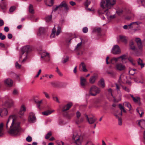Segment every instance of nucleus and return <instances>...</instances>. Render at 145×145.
Returning a JSON list of instances; mask_svg holds the SVG:
<instances>
[{
    "label": "nucleus",
    "mask_w": 145,
    "mask_h": 145,
    "mask_svg": "<svg viewBox=\"0 0 145 145\" xmlns=\"http://www.w3.org/2000/svg\"><path fill=\"white\" fill-rule=\"evenodd\" d=\"M52 135L51 132H48L46 135L45 136V138L46 139H48Z\"/></svg>",
    "instance_id": "50"
},
{
    "label": "nucleus",
    "mask_w": 145,
    "mask_h": 145,
    "mask_svg": "<svg viewBox=\"0 0 145 145\" xmlns=\"http://www.w3.org/2000/svg\"><path fill=\"white\" fill-rule=\"evenodd\" d=\"M97 78V75H94L91 76L89 80L90 83L92 84L94 83Z\"/></svg>",
    "instance_id": "24"
},
{
    "label": "nucleus",
    "mask_w": 145,
    "mask_h": 145,
    "mask_svg": "<svg viewBox=\"0 0 145 145\" xmlns=\"http://www.w3.org/2000/svg\"><path fill=\"white\" fill-rule=\"evenodd\" d=\"M116 1V0H101L100 4V7L103 9L105 10L103 11L101 9L99 10L98 14L101 15L108 11V10L111 8L115 4Z\"/></svg>",
    "instance_id": "2"
},
{
    "label": "nucleus",
    "mask_w": 145,
    "mask_h": 145,
    "mask_svg": "<svg viewBox=\"0 0 145 145\" xmlns=\"http://www.w3.org/2000/svg\"><path fill=\"white\" fill-rule=\"evenodd\" d=\"M115 69L119 71H122L125 69V66L121 63H118L115 65Z\"/></svg>",
    "instance_id": "9"
},
{
    "label": "nucleus",
    "mask_w": 145,
    "mask_h": 145,
    "mask_svg": "<svg viewBox=\"0 0 145 145\" xmlns=\"http://www.w3.org/2000/svg\"><path fill=\"white\" fill-rule=\"evenodd\" d=\"M80 67H82V69L83 71L84 72H87L88 70L86 69V65L85 64L83 63H81V64L80 65Z\"/></svg>",
    "instance_id": "32"
},
{
    "label": "nucleus",
    "mask_w": 145,
    "mask_h": 145,
    "mask_svg": "<svg viewBox=\"0 0 145 145\" xmlns=\"http://www.w3.org/2000/svg\"><path fill=\"white\" fill-rule=\"evenodd\" d=\"M26 140L27 141L30 142L32 140V138L31 136H28L26 138Z\"/></svg>",
    "instance_id": "49"
},
{
    "label": "nucleus",
    "mask_w": 145,
    "mask_h": 145,
    "mask_svg": "<svg viewBox=\"0 0 145 145\" xmlns=\"http://www.w3.org/2000/svg\"><path fill=\"white\" fill-rule=\"evenodd\" d=\"M119 59V57H113L111 59L110 62L112 64H114V63L117 62Z\"/></svg>",
    "instance_id": "30"
},
{
    "label": "nucleus",
    "mask_w": 145,
    "mask_h": 145,
    "mask_svg": "<svg viewBox=\"0 0 145 145\" xmlns=\"http://www.w3.org/2000/svg\"><path fill=\"white\" fill-rule=\"evenodd\" d=\"M8 113V111L7 109L3 108L0 109V116L1 117L6 116Z\"/></svg>",
    "instance_id": "14"
},
{
    "label": "nucleus",
    "mask_w": 145,
    "mask_h": 145,
    "mask_svg": "<svg viewBox=\"0 0 145 145\" xmlns=\"http://www.w3.org/2000/svg\"><path fill=\"white\" fill-rule=\"evenodd\" d=\"M29 121L30 122L34 123L36 121V118L35 114L32 112H31L29 115Z\"/></svg>",
    "instance_id": "12"
},
{
    "label": "nucleus",
    "mask_w": 145,
    "mask_h": 145,
    "mask_svg": "<svg viewBox=\"0 0 145 145\" xmlns=\"http://www.w3.org/2000/svg\"><path fill=\"white\" fill-rule=\"evenodd\" d=\"M54 0H50L45 1V4L47 5L49 7L52 6L54 3Z\"/></svg>",
    "instance_id": "25"
},
{
    "label": "nucleus",
    "mask_w": 145,
    "mask_h": 145,
    "mask_svg": "<svg viewBox=\"0 0 145 145\" xmlns=\"http://www.w3.org/2000/svg\"><path fill=\"white\" fill-rule=\"evenodd\" d=\"M72 103H69L63 107L62 110L64 112L68 110L72 106Z\"/></svg>",
    "instance_id": "17"
},
{
    "label": "nucleus",
    "mask_w": 145,
    "mask_h": 145,
    "mask_svg": "<svg viewBox=\"0 0 145 145\" xmlns=\"http://www.w3.org/2000/svg\"><path fill=\"white\" fill-rule=\"evenodd\" d=\"M5 82L9 86L11 87L12 85L13 82L11 79L8 78L5 80Z\"/></svg>",
    "instance_id": "21"
},
{
    "label": "nucleus",
    "mask_w": 145,
    "mask_h": 145,
    "mask_svg": "<svg viewBox=\"0 0 145 145\" xmlns=\"http://www.w3.org/2000/svg\"><path fill=\"white\" fill-rule=\"evenodd\" d=\"M74 143L76 145H81L83 140V136L74 133L72 137Z\"/></svg>",
    "instance_id": "5"
},
{
    "label": "nucleus",
    "mask_w": 145,
    "mask_h": 145,
    "mask_svg": "<svg viewBox=\"0 0 145 145\" xmlns=\"http://www.w3.org/2000/svg\"><path fill=\"white\" fill-rule=\"evenodd\" d=\"M19 92L18 90L16 89H14L12 92V94L14 95H18V94Z\"/></svg>",
    "instance_id": "47"
},
{
    "label": "nucleus",
    "mask_w": 145,
    "mask_h": 145,
    "mask_svg": "<svg viewBox=\"0 0 145 145\" xmlns=\"http://www.w3.org/2000/svg\"><path fill=\"white\" fill-rule=\"evenodd\" d=\"M116 12L118 14L120 15L122 13L123 10L122 9H119L116 11Z\"/></svg>",
    "instance_id": "54"
},
{
    "label": "nucleus",
    "mask_w": 145,
    "mask_h": 145,
    "mask_svg": "<svg viewBox=\"0 0 145 145\" xmlns=\"http://www.w3.org/2000/svg\"><path fill=\"white\" fill-rule=\"evenodd\" d=\"M7 37L8 39H10L12 38V36L11 34L9 33L8 34Z\"/></svg>",
    "instance_id": "63"
},
{
    "label": "nucleus",
    "mask_w": 145,
    "mask_h": 145,
    "mask_svg": "<svg viewBox=\"0 0 145 145\" xmlns=\"http://www.w3.org/2000/svg\"><path fill=\"white\" fill-rule=\"evenodd\" d=\"M87 119L90 124H92L96 120V119L94 117H90L88 118V117L86 116Z\"/></svg>",
    "instance_id": "22"
},
{
    "label": "nucleus",
    "mask_w": 145,
    "mask_h": 145,
    "mask_svg": "<svg viewBox=\"0 0 145 145\" xmlns=\"http://www.w3.org/2000/svg\"><path fill=\"white\" fill-rule=\"evenodd\" d=\"M112 52L114 54H120L121 52V51L119 46L118 45H114L112 49Z\"/></svg>",
    "instance_id": "11"
},
{
    "label": "nucleus",
    "mask_w": 145,
    "mask_h": 145,
    "mask_svg": "<svg viewBox=\"0 0 145 145\" xmlns=\"http://www.w3.org/2000/svg\"><path fill=\"white\" fill-rule=\"evenodd\" d=\"M26 110V107L24 105H22L19 112V114L21 116H22L24 115V113L25 112Z\"/></svg>",
    "instance_id": "16"
},
{
    "label": "nucleus",
    "mask_w": 145,
    "mask_h": 145,
    "mask_svg": "<svg viewBox=\"0 0 145 145\" xmlns=\"http://www.w3.org/2000/svg\"><path fill=\"white\" fill-rule=\"evenodd\" d=\"M81 114L78 111H77L76 112V117L78 118L80 116Z\"/></svg>",
    "instance_id": "59"
},
{
    "label": "nucleus",
    "mask_w": 145,
    "mask_h": 145,
    "mask_svg": "<svg viewBox=\"0 0 145 145\" xmlns=\"http://www.w3.org/2000/svg\"><path fill=\"white\" fill-rule=\"evenodd\" d=\"M122 87L127 92H129V88H127L126 87H124L123 86H122Z\"/></svg>",
    "instance_id": "61"
},
{
    "label": "nucleus",
    "mask_w": 145,
    "mask_h": 145,
    "mask_svg": "<svg viewBox=\"0 0 145 145\" xmlns=\"http://www.w3.org/2000/svg\"><path fill=\"white\" fill-rule=\"evenodd\" d=\"M120 40L122 42L126 43L127 42V39L125 36L120 35L119 36Z\"/></svg>",
    "instance_id": "23"
},
{
    "label": "nucleus",
    "mask_w": 145,
    "mask_h": 145,
    "mask_svg": "<svg viewBox=\"0 0 145 145\" xmlns=\"http://www.w3.org/2000/svg\"><path fill=\"white\" fill-rule=\"evenodd\" d=\"M82 31L84 33H86L88 31V29L86 27H84V28H83L82 29Z\"/></svg>",
    "instance_id": "55"
},
{
    "label": "nucleus",
    "mask_w": 145,
    "mask_h": 145,
    "mask_svg": "<svg viewBox=\"0 0 145 145\" xmlns=\"http://www.w3.org/2000/svg\"><path fill=\"white\" fill-rule=\"evenodd\" d=\"M4 24L3 21L1 19L0 20V27L2 26Z\"/></svg>",
    "instance_id": "62"
},
{
    "label": "nucleus",
    "mask_w": 145,
    "mask_h": 145,
    "mask_svg": "<svg viewBox=\"0 0 145 145\" xmlns=\"http://www.w3.org/2000/svg\"><path fill=\"white\" fill-rule=\"evenodd\" d=\"M69 57L67 56L65 58H63L62 59V62L63 63H64L68 61Z\"/></svg>",
    "instance_id": "42"
},
{
    "label": "nucleus",
    "mask_w": 145,
    "mask_h": 145,
    "mask_svg": "<svg viewBox=\"0 0 145 145\" xmlns=\"http://www.w3.org/2000/svg\"><path fill=\"white\" fill-rule=\"evenodd\" d=\"M63 7L64 8V10L66 11H68L69 9V8L68 7L66 2L65 1H63L59 5H57L56 7H53L52 8V11L55 12L57 10H60L62 7Z\"/></svg>",
    "instance_id": "3"
},
{
    "label": "nucleus",
    "mask_w": 145,
    "mask_h": 145,
    "mask_svg": "<svg viewBox=\"0 0 145 145\" xmlns=\"http://www.w3.org/2000/svg\"><path fill=\"white\" fill-rule=\"evenodd\" d=\"M128 60L131 63V64L133 66H134L135 65V63L134 60L131 57H129L128 58Z\"/></svg>",
    "instance_id": "37"
},
{
    "label": "nucleus",
    "mask_w": 145,
    "mask_h": 145,
    "mask_svg": "<svg viewBox=\"0 0 145 145\" xmlns=\"http://www.w3.org/2000/svg\"><path fill=\"white\" fill-rule=\"evenodd\" d=\"M29 46H26L22 47V54L20 56V61L21 58H23L22 63L24 62L27 58V53L29 51Z\"/></svg>",
    "instance_id": "4"
},
{
    "label": "nucleus",
    "mask_w": 145,
    "mask_h": 145,
    "mask_svg": "<svg viewBox=\"0 0 145 145\" xmlns=\"http://www.w3.org/2000/svg\"><path fill=\"white\" fill-rule=\"evenodd\" d=\"M127 78V77L124 76L123 74H121L120 77L119 82L120 83L122 82L124 83L126 82V79Z\"/></svg>",
    "instance_id": "20"
},
{
    "label": "nucleus",
    "mask_w": 145,
    "mask_h": 145,
    "mask_svg": "<svg viewBox=\"0 0 145 145\" xmlns=\"http://www.w3.org/2000/svg\"><path fill=\"white\" fill-rule=\"evenodd\" d=\"M29 12L31 13L34 14V10L33 8V5L30 4L29 7Z\"/></svg>",
    "instance_id": "33"
},
{
    "label": "nucleus",
    "mask_w": 145,
    "mask_h": 145,
    "mask_svg": "<svg viewBox=\"0 0 145 145\" xmlns=\"http://www.w3.org/2000/svg\"><path fill=\"white\" fill-rule=\"evenodd\" d=\"M135 23H130L129 24L128 26V28L130 29H132L133 28V27L132 25L133 24H134Z\"/></svg>",
    "instance_id": "58"
},
{
    "label": "nucleus",
    "mask_w": 145,
    "mask_h": 145,
    "mask_svg": "<svg viewBox=\"0 0 145 145\" xmlns=\"http://www.w3.org/2000/svg\"><path fill=\"white\" fill-rule=\"evenodd\" d=\"M16 67L17 68H20L21 67V65L19 64L18 62H16L15 64Z\"/></svg>",
    "instance_id": "60"
},
{
    "label": "nucleus",
    "mask_w": 145,
    "mask_h": 145,
    "mask_svg": "<svg viewBox=\"0 0 145 145\" xmlns=\"http://www.w3.org/2000/svg\"><path fill=\"white\" fill-rule=\"evenodd\" d=\"M54 111V110H47L43 112H42V114L43 115L45 116H48Z\"/></svg>",
    "instance_id": "28"
},
{
    "label": "nucleus",
    "mask_w": 145,
    "mask_h": 145,
    "mask_svg": "<svg viewBox=\"0 0 145 145\" xmlns=\"http://www.w3.org/2000/svg\"><path fill=\"white\" fill-rule=\"evenodd\" d=\"M43 93L44 94L46 97L47 99H50V97L48 94L45 91H43Z\"/></svg>",
    "instance_id": "45"
},
{
    "label": "nucleus",
    "mask_w": 145,
    "mask_h": 145,
    "mask_svg": "<svg viewBox=\"0 0 145 145\" xmlns=\"http://www.w3.org/2000/svg\"><path fill=\"white\" fill-rule=\"evenodd\" d=\"M136 70V69H131L129 71V74L131 75H133L135 73V71Z\"/></svg>",
    "instance_id": "40"
},
{
    "label": "nucleus",
    "mask_w": 145,
    "mask_h": 145,
    "mask_svg": "<svg viewBox=\"0 0 145 145\" xmlns=\"http://www.w3.org/2000/svg\"><path fill=\"white\" fill-rule=\"evenodd\" d=\"M142 78L141 77H136L133 78L134 81L137 83H141L140 80V78Z\"/></svg>",
    "instance_id": "34"
},
{
    "label": "nucleus",
    "mask_w": 145,
    "mask_h": 145,
    "mask_svg": "<svg viewBox=\"0 0 145 145\" xmlns=\"http://www.w3.org/2000/svg\"><path fill=\"white\" fill-rule=\"evenodd\" d=\"M118 124L120 125H121L122 124V120L121 118H118Z\"/></svg>",
    "instance_id": "56"
},
{
    "label": "nucleus",
    "mask_w": 145,
    "mask_h": 145,
    "mask_svg": "<svg viewBox=\"0 0 145 145\" xmlns=\"http://www.w3.org/2000/svg\"><path fill=\"white\" fill-rule=\"evenodd\" d=\"M108 91L109 92V94L113 98H114V97L112 95V89L109 88L108 89Z\"/></svg>",
    "instance_id": "51"
},
{
    "label": "nucleus",
    "mask_w": 145,
    "mask_h": 145,
    "mask_svg": "<svg viewBox=\"0 0 145 145\" xmlns=\"http://www.w3.org/2000/svg\"><path fill=\"white\" fill-rule=\"evenodd\" d=\"M45 30L44 28L42 27H40L39 29V31L38 32L37 34L38 36H40L43 34Z\"/></svg>",
    "instance_id": "27"
},
{
    "label": "nucleus",
    "mask_w": 145,
    "mask_h": 145,
    "mask_svg": "<svg viewBox=\"0 0 145 145\" xmlns=\"http://www.w3.org/2000/svg\"><path fill=\"white\" fill-rule=\"evenodd\" d=\"M3 105L7 108H10L14 106V103L12 101L8 100L3 103Z\"/></svg>",
    "instance_id": "10"
},
{
    "label": "nucleus",
    "mask_w": 145,
    "mask_h": 145,
    "mask_svg": "<svg viewBox=\"0 0 145 145\" xmlns=\"http://www.w3.org/2000/svg\"><path fill=\"white\" fill-rule=\"evenodd\" d=\"M9 124H10V125L8 131V133L11 135L19 136L22 131L21 123L18 120L16 115H12L9 116L6 123L7 129L8 128Z\"/></svg>",
    "instance_id": "1"
},
{
    "label": "nucleus",
    "mask_w": 145,
    "mask_h": 145,
    "mask_svg": "<svg viewBox=\"0 0 145 145\" xmlns=\"http://www.w3.org/2000/svg\"><path fill=\"white\" fill-rule=\"evenodd\" d=\"M137 63L138 65L140 66L141 68H143L145 65V63H143L142 60L140 58L137 60Z\"/></svg>",
    "instance_id": "26"
},
{
    "label": "nucleus",
    "mask_w": 145,
    "mask_h": 145,
    "mask_svg": "<svg viewBox=\"0 0 145 145\" xmlns=\"http://www.w3.org/2000/svg\"><path fill=\"white\" fill-rule=\"evenodd\" d=\"M90 3L91 0H87L85 4L86 7H88L89 5L90 4Z\"/></svg>",
    "instance_id": "52"
},
{
    "label": "nucleus",
    "mask_w": 145,
    "mask_h": 145,
    "mask_svg": "<svg viewBox=\"0 0 145 145\" xmlns=\"http://www.w3.org/2000/svg\"><path fill=\"white\" fill-rule=\"evenodd\" d=\"M52 18L51 15L49 16L46 17L45 18V20L46 22H48L50 21Z\"/></svg>",
    "instance_id": "46"
},
{
    "label": "nucleus",
    "mask_w": 145,
    "mask_h": 145,
    "mask_svg": "<svg viewBox=\"0 0 145 145\" xmlns=\"http://www.w3.org/2000/svg\"><path fill=\"white\" fill-rule=\"evenodd\" d=\"M107 16V18L108 20H110L112 19H114L116 17V16L115 14H114L113 15H112L111 14L110 12L108 11L104 13V14Z\"/></svg>",
    "instance_id": "15"
},
{
    "label": "nucleus",
    "mask_w": 145,
    "mask_h": 145,
    "mask_svg": "<svg viewBox=\"0 0 145 145\" xmlns=\"http://www.w3.org/2000/svg\"><path fill=\"white\" fill-rule=\"evenodd\" d=\"M6 38L5 35H3L2 33H0V39L1 40H3Z\"/></svg>",
    "instance_id": "48"
},
{
    "label": "nucleus",
    "mask_w": 145,
    "mask_h": 145,
    "mask_svg": "<svg viewBox=\"0 0 145 145\" xmlns=\"http://www.w3.org/2000/svg\"><path fill=\"white\" fill-rule=\"evenodd\" d=\"M53 99L54 101H56V102L58 103H60V102L57 97H56L53 96Z\"/></svg>",
    "instance_id": "53"
},
{
    "label": "nucleus",
    "mask_w": 145,
    "mask_h": 145,
    "mask_svg": "<svg viewBox=\"0 0 145 145\" xmlns=\"http://www.w3.org/2000/svg\"><path fill=\"white\" fill-rule=\"evenodd\" d=\"M138 124L141 128L145 129V120H138Z\"/></svg>",
    "instance_id": "18"
},
{
    "label": "nucleus",
    "mask_w": 145,
    "mask_h": 145,
    "mask_svg": "<svg viewBox=\"0 0 145 145\" xmlns=\"http://www.w3.org/2000/svg\"><path fill=\"white\" fill-rule=\"evenodd\" d=\"M3 123H1L0 124V135L1 136L2 135V131L3 129Z\"/></svg>",
    "instance_id": "43"
},
{
    "label": "nucleus",
    "mask_w": 145,
    "mask_h": 145,
    "mask_svg": "<svg viewBox=\"0 0 145 145\" xmlns=\"http://www.w3.org/2000/svg\"><path fill=\"white\" fill-rule=\"evenodd\" d=\"M132 23H135L134 24L132 25L133 28H135L140 24V23L138 22H133Z\"/></svg>",
    "instance_id": "41"
},
{
    "label": "nucleus",
    "mask_w": 145,
    "mask_h": 145,
    "mask_svg": "<svg viewBox=\"0 0 145 145\" xmlns=\"http://www.w3.org/2000/svg\"><path fill=\"white\" fill-rule=\"evenodd\" d=\"M137 111L140 115V117H142V114H144L142 109L141 108H138L137 109Z\"/></svg>",
    "instance_id": "31"
},
{
    "label": "nucleus",
    "mask_w": 145,
    "mask_h": 145,
    "mask_svg": "<svg viewBox=\"0 0 145 145\" xmlns=\"http://www.w3.org/2000/svg\"><path fill=\"white\" fill-rule=\"evenodd\" d=\"M133 101L135 102H138L140 100V98L138 97H135L133 99Z\"/></svg>",
    "instance_id": "44"
},
{
    "label": "nucleus",
    "mask_w": 145,
    "mask_h": 145,
    "mask_svg": "<svg viewBox=\"0 0 145 145\" xmlns=\"http://www.w3.org/2000/svg\"><path fill=\"white\" fill-rule=\"evenodd\" d=\"M100 91V88L94 85H92L90 87L89 91V93L91 95L93 96L99 94Z\"/></svg>",
    "instance_id": "6"
},
{
    "label": "nucleus",
    "mask_w": 145,
    "mask_h": 145,
    "mask_svg": "<svg viewBox=\"0 0 145 145\" xmlns=\"http://www.w3.org/2000/svg\"><path fill=\"white\" fill-rule=\"evenodd\" d=\"M61 31V28L60 27L58 26L56 32L55 27H54L52 30V33L50 36L51 38H53L55 37V35L58 36Z\"/></svg>",
    "instance_id": "8"
},
{
    "label": "nucleus",
    "mask_w": 145,
    "mask_h": 145,
    "mask_svg": "<svg viewBox=\"0 0 145 145\" xmlns=\"http://www.w3.org/2000/svg\"><path fill=\"white\" fill-rule=\"evenodd\" d=\"M135 41L137 44L138 48L140 51H141L142 49V46L140 39L139 38H136Z\"/></svg>",
    "instance_id": "13"
},
{
    "label": "nucleus",
    "mask_w": 145,
    "mask_h": 145,
    "mask_svg": "<svg viewBox=\"0 0 145 145\" xmlns=\"http://www.w3.org/2000/svg\"><path fill=\"white\" fill-rule=\"evenodd\" d=\"M4 31L6 32H8L9 30V28L8 27H5L4 28Z\"/></svg>",
    "instance_id": "64"
},
{
    "label": "nucleus",
    "mask_w": 145,
    "mask_h": 145,
    "mask_svg": "<svg viewBox=\"0 0 145 145\" xmlns=\"http://www.w3.org/2000/svg\"><path fill=\"white\" fill-rule=\"evenodd\" d=\"M87 81L86 79L84 77H80V85L84 87L85 86L86 84Z\"/></svg>",
    "instance_id": "19"
},
{
    "label": "nucleus",
    "mask_w": 145,
    "mask_h": 145,
    "mask_svg": "<svg viewBox=\"0 0 145 145\" xmlns=\"http://www.w3.org/2000/svg\"><path fill=\"white\" fill-rule=\"evenodd\" d=\"M46 57H49V54L45 51L42 52L41 53V58L44 59V58Z\"/></svg>",
    "instance_id": "29"
},
{
    "label": "nucleus",
    "mask_w": 145,
    "mask_h": 145,
    "mask_svg": "<svg viewBox=\"0 0 145 145\" xmlns=\"http://www.w3.org/2000/svg\"><path fill=\"white\" fill-rule=\"evenodd\" d=\"M15 9V7H12L10 8V12H12Z\"/></svg>",
    "instance_id": "57"
},
{
    "label": "nucleus",
    "mask_w": 145,
    "mask_h": 145,
    "mask_svg": "<svg viewBox=\"0 0 145 145\" xmlns=\"http://www.w3.org/2000/svg\"><path fill=\"white\" fill-rule=\"evenodd\" d=\"M123 105L127 107L128 108H129V110H130L131 109V105L128 102H124L123 103V105H122V104H119L118 106L119 108L121 110V113L120 114L121 116L122 115V112L125 113L126 112V110L124 109Z\"/></svg>",
    "instance_id": "7"
},
{
    "label": "nucleus",
    "mask_w": 145,
    "mask_h": 145,
    "mask_svg": "<svg viewBox=\"0 0 145 145\" xmlns=\"http://www.w3.org/2000/svg\"><path fill=\"white\" fill-rule=\"evenodd\" d=\"M130 48L133 50H135L136 49V47L134 45V43L132 42L130 43Z\"/></svg>",
    "instance_id": "35"
},
{
    "label": "nucleus",
    "mask_w": 145,
    "mask_h": 145,
    "mask_svg": "<svg viewBox=\"0 0 145 145\" xmlns=\"http://www.w3.org/2000/svg\"><path fill=\"white\" fill-rule=\"evenodd\" d=\"M119 58H121V59L122 61L123 62V60L126 59H127V57L126 55H123L119 57Z\"/></svg>",
    "instance_id": "38"
},
{
    "label": "nucleus",
    "mask_w": 145,
    "mask_h": 145,
    "mask_svg": "<svg viewBox=\"0 0 145 145\" xmlns=\"http://www.w3.org/2000/svg\"><path fill=\"white\" fill-rule=\"evenodd\" d=\"M100 84L102 87L103 88H104L105 87V84L104 80L103 79H101L99 82Z\"/></svg>",
    "instance_id": "36"
},
{
    "label": "nucleus",
    "mask_w": 145,
    "mask_h": 145,
    "mask_svg": "<svg viewBox=\"0 0 145 145\" xmlns=\"http://www.w3.org/2000/svg\"><path fill=\"white\" fill-rule=\"evenodd\" d=\"M84 120L83 118H81L80 119H77L76 120V124H78L82 122Z\"/></svg>",
    "instance_id": "39"
}]
</instances>
